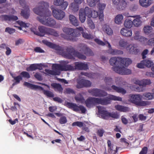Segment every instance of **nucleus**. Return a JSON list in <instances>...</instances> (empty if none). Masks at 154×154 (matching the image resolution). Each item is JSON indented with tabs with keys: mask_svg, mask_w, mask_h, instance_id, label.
I'll return each instance as SVG.
<instances>
[{
	"mask_svg": "<svg viewBox=\"0 0 154 154\" xmlns=\"http://www.w3.org/2000/svg\"><path fill=\"white\" fill-rule=\"evenodd\" d=\"M49 6L48 3L44 1L39 2L38 6L33 8V12L40 17H37L38 20L42 24L47 26L53 27L56 24V21L51 17V12L49 10L45 11V8Z\"/></svg>",
	"mask_w": 154,
	"mask_h": 154,
	"instance_id": "1",
	"label": "nucleus"
},
{
	"mask_svg": "<svg viewBox=\"0 0 154 154\" xmlns=\"http://www.w3.org/2000/svg\"><path fill=\"white\" fill-rule=\"evenodd\" d=\"M42 42L43 44L49 47L56 50L57 53L62 55L63 56L66 58H73L74 56H76L79 58L82 59H85L86 58V57L85 56L81 54L80 53L72 51L73 50L71 51H69L68 53H64L63 52V50L62 48L58 45L53 44L46 40H43Z\"/></svg>",
	"mask_w": 154,
	"mask_h": 154,
	"instance_id": "2",
	"label": "nucleus"
},
{
	"mask_svg": "<svg viewBox=\"0 0 154 154\" xmlns=\"http://www.w3.org/2000/svg\"><path fill=\"white\" fill-rule=\"evenodd\" d=\"M110 100L121 101L122 98L120 97L109 95L107 99H102L100 98L89 97L85 102L86 106L91 108L97 104L106 105L110 103Z\"/></svg>",
	"mask_w": 154,
	"mask_h": 154,
	"instance_id": "3",
	"label": "nucleus"
},
{
	"mask_svg": "<svg viewBox=\"0 0 154 154\" xmlns=\"http://www.w3.org/2000/svg\"><path fill=\"white\" fill-rule=\"evenodd\" d=\"M62 65L53 64L52 66L53 70L45 69L46 73L48 75H59L60 71H62L73 70L74 67L70 65H67L66 61H62Z\"/></svg>",
	"mask_w": 154,
	"mask_h": 154,
	"instance_id": "4",
	"label": "nucleus"
},
{
	"mask_svg": "<svg viewBox=\"0 0 154 154\" xmlns=\"http://www.w3.org/2000/svg\"><path fill=\"white\" fill-rule=\"evenodd\" d=\"M63 30L66 35L61 34L62 37L67 40L75 41L76 40V37L78 36L79 35V33L76 34L78 30L82 31L83 28L82 27H79L75 29H73L71 28L64 27L63 28Z\"/></svg>",
	"mask_w": 154,
	"mask_h": 154,
	"instance_id": "5",
	"label": "nucleus"
},
{
	"mask_svg": "<svg viewBox=\"0 0 154 154\" xmlns=\"http://www.w3.org/2000/svg\"><path fill=\"white\" fill-rule=\"evenodd\" d=\"M98 112L102 118L106 119H117L119 118V115L117 112H109L105 110L104 107L102 106H97Z\"/></svg>",
	"mask_w": 154,
	"mask_h": 154,
	"instance_id": "6",
	"label": "nucleus"
},
{
	"mask_svg": "<svg viewBox=\"0 0 154 154\" xmlns=\"http://www.w3.org/2000/svg\"><path fill=\"white\" fill-rule=\"evenodd\" d=\"M142 96L140 94H130L129 96V100L137 106H145L150 104L148 101L142 100Z\"/></svg>",
	"mask_w": 154,
	"mask_h": 154,
	"instance_id": "7",
	"label": "nucleus"
},
{
	"mask_svg": "<svg viewBox=\"0 0 154 154\" xmlns=\"http://www.w3.org/2000/svg\"><path fill=\"white\" fill-rule=\"evenodd\" d=\"M95 41L98 44L102 46H104L108 44L109 49L107 52L112 55L122 54H123L122 51L118 49H114L112 48L110 44L107 41L104 40V42L96 38L94 39Z\"/></svg>",
	"mask_w": 154,
	"mask_h": 154,
	"instance_id": "8",
	"label": "nucleus"
},
{
	"mask_svg": "<svg viewBox=\"0 0 154 154\" xmlns=\"http://www.w3.org/2000/svg\"><path fill=\"white\" fill-rule=\"evenodd\" d=\"M91 12V9L88 7L85 8H81L79 11V18L80 20L82 23H84L86 19V16L89 17Z\"/></svg>",
	"mask_w": 154,
	"mask_h": 154,
	"instance_id": "9",
	"label": "nucleus"
},
{
	"mask_svg": "<svg viewBox=\"0 0 154 154\" xmlns=\"http://www.w3.org/2000/svg\"><path fill=\"white\" fill-rule=\"evenodd\" d=\"M51 8L52 11L53 15L56 19L61 20L65 17V13L61 9L55 8L53 5L51 6Z\"/></svg>",
	"mask_w": 154,
	"mask_h": 154,
	"instance_id": "10",
	"label": "nucleus"
},
{
	"mask_svg": "<svg viewBox=\"0 0 154 154\" xmlns=\"http://www.w3.org/2000/svg\"><path fill=\"white\" fill-rule=\"evenodd\" d=\"M66 106L69 108L72 109L75 111L84 113H85L86 111L85 108L82 106H78L76 104L70 103H66Z\"/></svg>",
	"mask_w": 154,
	"mask_h": 154,
	"instance_id": "11",
	"label": "nucleus"
},
{
	"mask_svg": "<svg viewBox=\"0 0 154 154\" xmlns=\"http://www.w3.org/2000/svg\"><path fill=\"white\" fill-rule=\"evenodd\" d=\"M114 70L116 72L121 75H129L131 73V70L122 66V65L114 68Z\"/></svg>",
	"mask_w": 154,
	"mask_h": 154,
	"instance_id": "12",
	"label": "nucleus"
},
{
	"mask_svg": "<svg viewBox=\"0 0 154 154\" xmlns=\"http://www.w3.org/2000/svg\"><path fill=\"white\" fill-rule=\"evenodd\" d=\"M140 32L137 31L134 32V35L133 37L134 39L137 40L142 43L144 45H146L147 39L145 37L140 35Z\"/></svg>",
	"mask_w": 154,
	"mask_h": 154,
	"instance_id": "13",
	"label": "nucleus"
},
{
	"mask_svg": "<svg viewBox=\"0 0 154 154\" xmlns=\"http://www.w3.org/2000/svg\"><path fill=\"white\" fill-rule=\"evenodd\" d=\"M126 49L129 53L132 54H136L140 51V49L134 44H130L128 45L126 48Z\"/></svg>",
	"mask_w": 154,
	"mask_h": 154,
	"instance_id": "14",
	"label": "nucleus"
},
{
	"mask_svg": "<svg viewBox=\"0 0 154 154\" xmlns=\"http://www.w3.org/2000/svg\"><path fill=\"white\" fill-rule=\"evenodd\" d=\"M132 82L135 84L143 87L149 85L151 83V80L148 79H144L141 80L134 79H133Z\"/></svg>",
	"mask_w": 154,
	"mask_h": 154,
	"instance_id": "15",
	"label": "nucleus"
},
{
	"mask_svg": "<svg viewBox=\"0 0 154 154\" xmlns=\"http://www.w3.org/2000/svg\"><path fill=\"white\" fill-rule=\"evenodd\" d=\"M132 19L133 26L135 27H138L140 26L142 23L141 17L140 15H134L131 17Z\"/></svg>",
	"mask_w": 154,
	"mask_h": 154,
	"instance_id": "16",
	"label": "nucleus"
},
{
	"mask_svg": "<svg viewBox=\"0 0 154 154\" xmlns=\"http://www.w3.org/2000/svg\"><path fill=\"white\" fill-rule=\"evenodd\" d=\"M77 82L76 87L79 88L83 87H89L91 85V83L90 81L83 79H79L77 80Z\"/></svg>",
	"mask_w": 154,
	"mask_h": 154,
	"instance_id": "17",
	"label": "nucleus"
},
{
	"mask_svg": "<svg viewBox=\"0 0 154 154\" xmlns=\"http://www.w3.org/2000/svg\"><path fill=\"white\" fill-rule=\"evenodd\" d=\"M53 4L57 6H60L63 10H65L68 5V2L64 0H54Z\"/></svg>",
	"mask_w": 154,
	"mask_h": 154,
	"instance_id": "18",
	"label": "nucleus"
},
{
	"mask_svg": "<svg viewBox=\"0 0 154 154\" xmlns=\"http://www.w3.org/2000/svg\"><path fill=\"white\" fill-rule=\"evenodd\" d=\"M112 4L115 6H118L120 5L121 8L122 9L126 7L127 5V0H112Z\"/></svg>",
	"mask_w": 154,
	"mask_h": 154,
	"instance_id": "19",
	"label": "nucleus"
},
{
	"mask_svg": "<svg viewBox=\"0 0 154 154\" xmlns=\"http://www.w3.org/2000/svg\"><path fill=\"white\" fill-rule=\"evenodd\" d=\"M122 59L121 58L119 57H112L109 60V63L111 65L115 66L113 67V70L115 67H117L120 66V64L121 65L120 61Z\"/></svg>",
	"mask_w": 154,
	"mask_h": 154,
	"instance_id": "20",
	"label": "nucleus"
},
{
	"mask_svg": "<svg viewBox=\"0 0 154 154\" xmlns=\"http://www.w3.org/2000/svg\"><path fill=\"white\" fill-rule=\"evenodd\" d=\"M106 90L110 91H112V89L118 93H120L122 94H125L126 93V91L125 89L120 87H116L114 85L112 86L111 88H106Z\"/></svg>",
	"mask_w": 154,
	"mask_h": 154,
	"instance_id": "21",
	"label": "nucleus"
},
{
	"mask_svg": "<svg viewBox=\"0 0 154 154\" xmlns=\"http://www.w3.org/2000/svg\"><path fill=\"white\" fill-rule=\"evenodd\" d=\"M108 146V152L109 154H115L117 152V147L111 144L110 141H107Z\"/></svg>",
	"mask_w": 154,
	"mask_h": 154,
	"instance_id": "22",
	"label": "nucleus"
},
{
	"mask_svg": "<svg viewBox=\"0 0 154 154\" xmlns=\"http://www.w3.org/2000/svg\"><path fill=\"white\" fill-rule=\"evenodd\" d=\"M91 93L93 95L95 96H106L107 94L106 92L97 89H92L91 91Z\"/></svg>",
	"mask_w": 154,
	"mask_h": 154,
	"instance_id": "23",
	"label": "nucleus"
},
{
	"mask_svg": "<svg viewBox=\"0 0 154 154\" xmlns=\"http://www.w3.org/2000/svg\"><path fill=\"white\" fill-rule=\"evenodd\" d=\"M120 33L122 35L124 36L130 37L132 36V32L131 30L123 27L121 29Z\"/></svg>",
	"mask_w": 154,
	"mask_h": 154,
	"instance_id": "24",
	"label": "nucleus"
},
{
	"mask_svg": "<svg viewBox=\"0 0 154 154\" xmlns=\"http://www.w3.org/2000/svg\"><path fill=\"white\" fill-rule=\"evenodd\" d=\"M102 31L109 35H111L113 34V31L109 26L105 24L103 25L102 28Z\"/></svg>",
	"mask_w": 154,
	"mask_h": 154,
	"instance_id": "25",
	"label": "nucleus"
},
{
	"mask_svg": "<svg viewBox=\"0 0 154 154\" xmlns=\"http://www.w3.org/2000/svg\"><path fill=\"white\" fill-rule=\"evenodd\" d=\"M75 69L86 70L88 69V66L87 63L80 62H76L75 63Z\"/></svg>",
	"mask_w": 154,
	"mask_h": 154,
	"instance_id": "26",
	"label": "nucleus"
},
{
	"mask_svg": "<svg viewBox=\"0 0 154 154\" xmlns=\"http://www.w3.org/2000/svg\"><path fill=\"white\" fill-rule=\"evenodd\" d=\"M14 26L17 27L20 30H22V28L28 27L29 26V24L28 23H25L21 21H18L16 22V25H14Z\"/></svg>",
	"mask_w": 154,
	"mask_h": 154,
	"instance_id": "27",
	"label": "nucleus"
},
{
	"mask_svg": "<svg viewBox=\"0 0 154 154\" xmlns=\"http://www.w3.org/2000/svg\"><path fill=\"white\" fill-rule=\"evenodd\" d=\"M153 0H139L140 5L143 7L147 8L153 3Z\"/></svg>",
	"mask_w": 154,
	"mask_h": 154,
	"instance_id": "28",
	"label": "nucleus"
},
{
	"mask_svg": "<svg viewBox=\"0 0 154 154\" xmlns=\"http://www.w3.org/2000/svg\"><path fill=\"white\" fill-rule=\"evenodd\" d=\"M124 17L122 14H119L116 15L114 19V22L116 24L120 25L123 23Z\"/></svg>",
	"mask_w": 154,
	"mask_h": 154,
	"instance_id": "29",
	"label": "nucleus"
},
{
	"mask_svg": "<svg viewBox=\"0 0 154 154\" xmlns=\"http://www.w3.org/2000/svg\"><path fill=\"white\" fill-rule=\"evenodd\" d=\"M2 20H6L13 21L16 20L18 19L17 17L15 16H8L7 15H2L0 17Z\"/></svg>",
	"mask_w": 154,
	"mask_h": 154,
	"instance_id": "30",
	"label": "nucleus"
},
{
	"mask_svg": "<svg viewBox=\"0 0 154 154\" xmlns=\"http://www.w3.org/2000/svg\"><path fill=\"white\" fill-rule=\"evenodd\" d=\"M142 96L144 100H151L154 98V93L146 92L143 93Z\"/></svg>",
	"mask_w": 154,
	"mask_h": 154,
	"instance_id": "31",
	"label": "nucleus"
},
{
	"mask_svg": "<svg viewBox=\"0 0 154 154\" xmlns=\"http://www.w3.org/2000/svg\"><path fill=\"white\" fill-rule=\"evenodd\" d=\"M118 46L121 49L126 48L127 46L128 42L124 38H121L118 42Z\"/></svg>",
	"mask_w": 154,
	"mask_h": 154,
	"instance_id": "32",
	"label": "nucleus"
},
{
	"mask_svg": "<svg viewBox=\"0 0 154 154\" xmlns=\"http://www.w3.org/2000/svg\"><path fill=\"white\" fill-rule=\"evenodd\" d=\"M115 107L116 110L120 112H125L128 111L129 110V109L128 107L119 105H115Z\"/></svg>",
	"mask_w": 154,
	"mask_h": 154,
	"instance_id": "33",
	"label": "nucleus"
},
{
	"mask_svg": "<svg viewBox=\"0 0 154 154\" xmlns=\"http://www.w3.org/2000/svg\"><path fill=\"white\" fill-rule=\"evenodd\" d=\"M79 8V5L74 2L71 3L69 6V9L73 12L78 11Z\"/></svg>",
	"mask_w": 154,
	"mask_h": 154,
	"instance_id": "34",
	"label": "nucleus"
},
{
	"mask_svg": "<svg viewBox=\"0 0 154 154\" xmlns=\"http://www.w3.org/2000/svg\"><path fill=\"white\" fill-rule=\"evenodd\" d=\"M132 18H128L125 20L124 25L125 28L130 29L132 27Z\"/></svg>",
	"mask_w": 154,
	"mask_h": 154,
	"instance_id": "35",
	"label": "nucleus"
},
{
	"mask_svg": "<svg viewBox=\"0 0 154 154\" xmlns=\"http://www.w3.org/2000/svg\"><path fill=\"white\" fill-rule=\"evenodd\" d=\"M69 18L70 23L73 25L77 26L79 25V22L76 17L72 15L69 16Z\"/></svg>",
	"mask_w": 154,
	"mask_h": 154,
	"instance_id": "36",
	"label": "nucleus"
},
{
	"mask_svg": "<svg viewBox=\"0 0 154 154\" xmlns=\"http://www.w3.org/2000/svg\"><path fill=\"white\" fill-rule=\"evenodd\" d=\"M51 86L54 88L55 91L60 92H62L63 88L61 85L59 84L56 83H53L51 84Z\"/></svg>",
	"mask_w": 154,
	"mask_h": 154,
	"instance_id": "37",
	"label": "nucleus"
},
{
	"mask_svg": "<svg viewBox=\"0 0 154 154\" xmlns=\"http://www.w3.org/2000/svg\"><path fill=\"white\" fill-rule=\"evenodd\" d=\"M29 10L28 7L26 8V9L25 10H22L21 12V15L26 18H27L29 16Z\"/></svg>",
	"mask_w": 154,
	"mask_h": 154,
	"instance_id": "38",
	"label": "nucleus"
},
{
	"mask_svg": "<svg viewBox=\"0 0 154 154\" xmlns=\"http://www.w3.org/2000/svg\"><path fill=\"white\" fill-rule=\"evenodd\" d=\"M98 12L97 11L94 10H93L92 11L91 10V12L89 14L88 18H96L98 17Z\"/></svg>",
	"mask_w": 154,
	"mask_h": 154,
	"instance_id": "39",
	"label": "nucleus"
},
{
	"mask_svg": "<svg viewBox=\"0 0 154 154\" xmlns=\"http://www.w3.org/2000/svg\"><path fill=\"white\" fill-rule=\"evenodd\" d=\"M152 28L150 26H146L143 29L144 32L147 35L150 33L152 32Z\"/></svg>",
	"mask_w": 154,
	"mask_h": 154,
	"instance_id": "40",
	"label": "nucleus"
},
{
	"mask_svg": "<svg viewBox=\"0 0 154 154\" xmlns=\"http://www.w3.org/2000/svg\"><path fill=\"white\" fill-rule=\"evenodd\" d=\"M38 29L39 33L41 34L40 35H38L41 36H43L46 31L45 27L43 26H39L38 27Z\"/></svg>",
	"mask_w": 154,
	"mask_h": 154,
	"instance_id": "41",
	"label": "nucleus"
},
{
	"mask_svg": "<svg viewBox=\"0 0 154 154\" xmlns=\"http://www.w3.org/2000/svg\"><path fill=\"white\" fill-rule=\"evenodd\" d=\"M145 66L149 68L153 65V63L152 61L148 60H143Z\"/></svg>",
	"mask_w": 154,
	"mask_h": 154,
	"instance_id": "42",
	"label": "nucleus"
},
{
	"mask_svg": "<svg viewBox=\"0 0 154 154\" xmlns=\"http://www.w3.org/2000/svg\"><path fill=\"white\" fill-rule=\"evenodd\" d=\"M80 51L81 52L87 54H88V52H90L91 51L85 45H84L82 47Z\"/></svg>",
	"mask_w": 154,
	"mask_h": 154,
	"instance_id": "43",
	"label": "nucleus"
},
{
	"mask_svg": "<svg viewBox=\"0 0 154 154\" xmlns=\"http://www.w3.org/2000/svg\"><path fill=\"white\" fill-rule=\"evenodd\" d=\"M106 5L105 3H99L97 4L98 8L100 12L103 11L105 9Z\"/></svg>",
	"mask_w": 154,
	"mask_h": 154,
	"instance_id": "44",
	"label": "nucleus"
},
{
	"mask_svg": "<svg viewBox=\"0 0 154 154\" xmlns=\"http://www.w3.org/2000/svg\"><path fill=\"white\" fill-rule=\"evenodd\" d=\"M75 99L77 102H80L83 103L84 102V99L83 97L80 94H79L76 96L75 97Z\"/></svg>",
	"mask_w": 154,
	"mask_h": 154,
	"instance_id": "45",
	"label": "nucleus"
},
{
	"mask_svg": "<svg viewBox=\"0 0 154 154\" xmlns=\"http://www.w3.org/2000/svg\"><path fill=\"white\" fill-rule=\"evenodd\" d=\"M83 30L82 31H80L79 30H78V32H77V33L76 34H78L79 33V35L78 36H79V35H80V33L79 32V31L82 32V36L84 38H87L88 39H90L91 38H92L91 36L90 35H88V34H87V33H85L84 32H83Z\"/></svg>",
	"mask_w": 154,
	"mask_h": 154,
	"instance_id": "46",
	"label": "nucleus"
},
{
	"mask_svg": "<svg viewBox=\"0 0 154 154\" xmlns=\"http://www.w3.org/2000/svg\"><path fill=\"white\" fill-rule=\"evenodd\" d=\"M40 88L43 91L44 94L48 97H52L54 96V94L52 92L50 91L45 90L42 88Z\"/></svg>",
	"mask_w": 154,
	"mask_h": 154,
	"instance_id": "47",
	"label": "nucleus"
},
{
	"mask_svg": "<svg viewBox=\"0 0 154 154\" xmlns=\"http://www.w3.org/2000/svg\"><path fill=\"white\" fill-rule=\"evenodd\" d=\"M87 5L90 7H94L96 6V3L94 0H86Z\"/></svg>",
	"mask_w": 154,
	"mask_h": 154,
	"instance_id": "48",
	"label": "nucleus"
},
{
	"mask_svg": "<svg viewBox=\"0 0 154 154\" xmlns=\"http://www.w3.org/2000/svg\"><path fill=\"white\" fill-rule=\"evenodd\" d=\"M37 69L36 64L31 65L29 67L27 68V70L28 71H33Z\"/></svg>",
	"mask_w": 154,
	"mask_h": 154,
	"instance_id": "49",
	"label": "nucleus"
},
{
	"mask_svg": "<svg viewBox=\"0 0 154 154\" xmlns=\"http://www.w3.org/2000/svg\"><path fill=\"white\" fill-rule=\"evenodd\" d=\"M14 79L15 81V82L13 84V85L19 83L20 81L22 80V78L20 75H18L16 77H14Z\"/></svg>",
	"mask_w": 154,
	"mask_h": 154,
	"instance_id": "50",
	"label": "nucleus"
},
{
	"mask_svg": "<svg viewBox=\"0 0 154 154\" xmlns=\"http://www.w3.org/2000/svg\"><path fill=\"white\" fill-rule=\"evenodd\" d=\"M14 106H12L11 107V109L13 111H16L17 110V108H20V105L17 103H14Z\"/></svg>",
	"mask_w": 154,
	"mask_h": 154,
	"instance_id": "51",
	"label": "nucleus"
},
{
	"mask_svg": "<svg viewBox=\"0 0 154 154\" xmlns=\"http://www.w3.org/2000/svg\"><path fill=\"white\" fill-rule=\"evenodd\" d=\"M48 32L49 34L55 36H57L59 35V34L57 32L52 29H49Z\"/></svg>",
	"mask_w": 154,
	"mask_h": 154,
	"instance_id": "52",
	"label": "nucleus"
},
{
	"mask_svg": "<svg viewBox=\"0 0 154 154\" xmlns=\"http://www.w3.org/2000/svg\"><path fill=\"white\" fill-rule=\"evenodd\" d=\"M123 61L125 63V66H128L129 64H131L132 61L129 58H124L123 59Z\"/></svg>",
	"mask_w": 154,
	"mask_h": 154,
	"instance_id": "53",
	"label": "nucleus"
},
{
	"mask_svg": "<svg viewBox=\"0 0 154 154\" xmlns=\"http://www.w3.org/2000/svg\"><path fill=\"white\" fill-rule=\"evenodd\" d=\"M88 26L92 29H94L95 26L93 21L90 19L88 20Z\"/></svg>",
	"mask_w": 154,
	"mask_h": 154,
	"instance_id": "54",
	"label": "nucleus"
},
{
	"mask_svg": "<svg viewBox=\"0 0 154 154\" xmlns=\"http://www.w3.org/2000/svg\"><path fill=\"white\" fill-rule=\"evenodd\" d=\"M1 47L3 48H5L6 50V54L7 55H8L11 54V49L8 47H6V45L5 44H2Z\"/></svg>",
	"mask_w": 154,
	"mask_h": 154,
	"instance_id": "55",
	"label": "nucleus"
},
{
	"mask_svg": "<svg viewBox=\"0 0 154 154\" xmlns=\"http://www.w3.org/2000/svg\"><path fill=\"white\" fill-rule=\"evenodd\" d=\"M72 125L73 126H77L79 127H82L83 126V123L80 122H73Z\"/></svg>",
	"mask_w": 154,
	"mask_h": 154,
	"instance_id": "56",
	"label": "nucleus"
},
{
	"mask_svg": "<svg viewBox=\"0 0 154 154\" xmlns=\"http://www.w3.org/2000/svg\"><path fill=\"white\" fill-rule=\"evenodd\" d=\"M59 121L61 124H64L67 122V120L65 116H62L60 118Z\"/></svg>",
	"mask_w": 154,
	"mask_h": 154,
	"instance_id": "57",
	"label": "nucleus"
},
{
	"mask_svg": "<svg viewBox=\"0 0 154 154\" xmlns=\"http://www.w3.org/2000/svg\"><path fill=\"white\" fill-rule=\"evenodd\" d=\"M147 45L150 46L153 45L154 46V37L147 40L146 43V45Z\"/></svg>",
	"mask_w": 154,
	"mask_h": 154,
	"instance_id": "58",
	"label": "nucleus"
},
{
	"mask_svg": "<svg viewBox=\"0 0 154 154\" xmlns=\"http://www.w3.org/2000/svg\"><path fill=\"white\" fill-rule=\"evenodd\" d=\"M5 31L10 34L14 33L15 30L10 27H7L5 29Z\"/></svg>",
	"mask_w": 154,
	"mask_h": 154,
	"instance_id": "59",
	"label": "nucleus"
},
{
	"mask_svg": "<svg viewBox=\"0 0 154 154\" xmlns=\"http://www.w3.org/2000/svg\"><path fill=\"white\" fill-rule=\"evenodd\" d=\"M98 17L100 21H103L104 20V15L103 11L99 12L98 14Z\"/></svg>",
	"mask_w": 154,
	"mask_h": 154,
	"instance_id": "60",
	"label": "nucleus"
},
{
	"mask_svg": "<svg viewBox=\"0 0 154 154\" xmlns=\"http://www.w3.org/2000/svg\"><path fill=\"white\" fill-rule=\"evenodd\" d=\"M82 75H84L89 78H93V75L91 73H88L84 72H82L81 73Z\"/></svg>",
	"mask_w": 154,
	"mask_h": 154,
	"instance_id": "61",
	"label": "nucleus"
},
{
	"mask_svg": "<svg viewBox=\"0 0 154 154\" xmlns=\"http://www.w3.org/2000/svg\"><path fill=\"white\" fill-rule=\"evenodd\" d=\"M145 66L143 60L141 61L140 63L137 64V66L139 68H143Z\"/></svg>",
	"mask_w": 154,
	"mask_h": 154,
	"instance_id": "62",
	"label": "nucleus"
},
{
	"mask_svg": "<svg viewBox=\"0 0 154 154\" xmlns=\"http://www.w3.org/2000/svg\"><path fill=\"white\" fill-rule=\"evenodd\" d=\"M23 77L29 78H30V75L29 73L26 72H23L21 73Z\"/></svg>",
	"mask_w": 154,
	"mask_h": 154,
	"instance_id": "63",
	"label": "nucleus"
},
{
	"mask_svg": "<svg viewBox=\"0 0 154 154\" xmlns=\"http://www.w3.org/2000/svg\"><path fill=\"white\" fill-rule=\"evenodd\" d=\"M145 75L147 76L154 78V73L150 72H146Z\"/></svg>",
	"mask_w": 154,
	"mask_h": 154,
	"instance_id": "64",
	"label": "nucleus"
}]
</instances>
